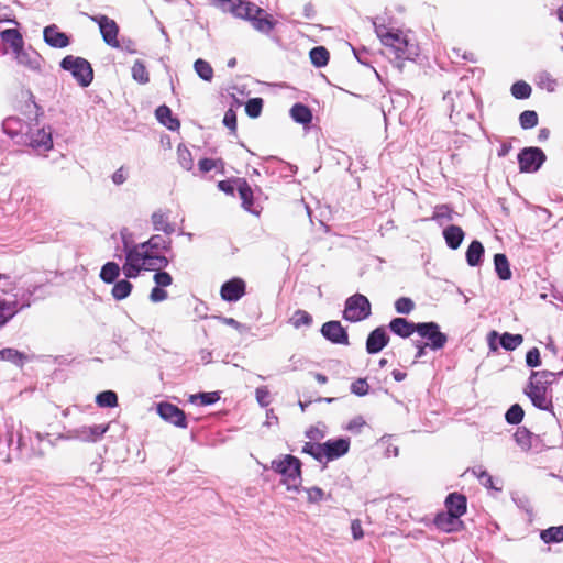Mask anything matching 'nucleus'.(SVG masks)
Instances as JSON below:
<instances>
[{"label":"nucleus","instance_id":"0eeeda50","mask_svg":"<svg viewBox=\"0 0 563 563\" xmlns=\"http://www.w3.org/2000/svg\"><path fill=\"white\" fill-rule=\"evenodd\" d=\"M372 313L371 302L366 296L355 294L345 300L343 319L350 322H360L367 319Z\"/></svg>","mask_w":563,"mask_h":563},{"label":"nucleus","instance_id":"6e6d98bb","mask_svg":"<svg viewBox=\"0 0 563 563\" xmlns=\"http://www.w3.org/2000/svg\"><path fill=\"white\" fill-rule=\"evenodd\" d=\"M153 279H154L156 286L162 287V288L167 287V286L172 285V283H173L172 275L162 269H156V273L154 274Z\"/></svg>","mask_w":563,"mask_h":563},{"label":"nucleus","instance_id":"69168bd1","mask_svg":"<svg viewBox=\"0 0 563 563\" xmlns=\"http://www.w3.org/2000/svg\"><path fill=\"white\" fill-rule=\"evenodd\" d=\"M364 424V419L362 417H356L349 422L346 429L353 433H360Z\"/></svg>","mask_w":563,"mask_h":563},{"label":"nucleus","instance_id":"ddd939ff","mask_svg":"<svg viewBox=\"0 0 563 563\" xmlns=\"http://www.w3.org/2000/svg\"><path fill=\"white\" fill-rule=\"evenodd\" d=\"M109 430V424L81 426L69 431V439L84 442H97Z\"/></svg>","mask_w":563,"mask_h":563},{"label":"nucleus","instance_id":"0e129e2a","mask_svg":"<svg viewBox=\"0 0 563 563\" xmlns=\"http://www.w3.org/2000/svg\"><path fill=\"white\" fill-rule=\"evenodd\" d=\"M167 298V291L162 287L155 286L150 294V300L152 302H161Z\"/></svg>","mask_w":563,"mask_h":563},{"label":"nucleus","instance_id":"5fc2aeb1","mask_svg":"<svg viewBox=\"0 0 563 563\" xmlns=\"http://www.w3.org/2000/svg\"><path fill=\"white\" fill-rule=\"evenodd\" d=\"M395 309L400 314H409L415 309V302L408 297H400L395 301Z\"/></svg>","mask_w":563,"mask_h":563},{"label":"nucleus","instance_id":"a18cd8bd","mask_svg":"<svg viewBox=\"0 0 563 563\" xmlns=\"http://www.w3.org/2000/svg\"><path fill=\"white\" fill-rule=\"evenodd\" d=\"M132 77L135 81L142 85L150 81L148 71L142 60H135L134 65L132 66Z\"/></svg>","mask_w":563,"mask_h":563},{"label":"nucleus","instance_id":"13d9d810","mask_svg":"<svg viewBox=\"0 0 563 563\" xmlns=\"http://www.w3.org/2000/svg\"><path fill=\"white\" fill-rule=\"evenodd\" d=\"M526 364L529 367H538L541 365L540 351L537 347H532L527 352Z\"/></svg>","mask_w":563,"mask_h":563},{"label":"nucleus","instance_id":"412c9836","mask_svg":"<svg viewBox=\"0 0 563 563\" xmlns=\"http://www.w3.org/2000/svg\"><path fill=\"white\" fill-rule=\"evenodd\" d=\"M15 54L16 62L33 71H40L43 63L42 56L34 49L23 47Z\"/></svg>","mask_w":563,"mask_h":563},{"label":"nucleus","instance_id":"338daca9","mask_svg":"<svg viewBox=\"0 0 563 563\" xmlns=\"http://www.w3.org/2000/svg\"><path fill=\"white\" fill-rule=\"evenodd\" d=\"M8 431H7V443L8 446L11 449L15 444L16 440V427L13 421H11V424H7Z\"/></svg>","mask_w":563,"mask_h":563},{"label":"nucleus","instance_id":"4468645a","mask_svg":"<svg viewBox=\"0 0 563 563\" xmlns=\"http://www.w3.org/2000/svg\"><path fill=\"white\" fill-rule=\"evenodd\" d=\"M321 334L333 344L349 345V334L340 321H328L321 327Z\"/></svg>","mask_w":563,"mask_h":563},{"label":"nucleus","instance_id":"bf43d9fd","mask_svg":"<svg viewBox=\"0 0 563 563\" xmlns=\"http://www.w3.org/2000/svg\"><path fill=\"white\" fill-rule=\"evenodd\" d=\"M368 384L365 379L358 378L351 384V393L356 396H365L368 393Z\"/></svg>","mask_w":563,"mask_h":563},{"label":"nucleus","instance_id":"a19ab883","mask_svg":"<svg viewBox=\"0 0 563 563\" xmlns=\"http://www.w3.org/2000/svg\"><path fill=\"white\" fill-rule=\"evenodd\" d=\"M133 285L128 279L117 282L112 288V296L115 300H123L131 294Z\"/></svg>","mask_w":563,"mask_h":563},{"label":"nucleus","instance_id":"6e6552de","mask_svg":"<svg viewBox=\"0 0 563 563\" xmlns=\"http://www.w3.org/2000/svg\"><path fill=\"white\" fill-rule=\"evenodd\" d=\"M416 333L426 340V345L432 351L443 349L448 342V335L441 332L440 325L433 321L419 322Z\"/></svg>","mask_w":563,"mask_h":563},{"label":"nucleus","instance_id":"e433bc0d","mask_svg":"<svg viewBox=\"0 0 563 563\" xmlns=\"http://www.w3.org/2000/svg\"><path fill=\"white\" fill-rule=\"evenodd\" d=\"M120 275V267L115 262H107L100 271V278L106 284H112Z\"/></svg>","mask_w":563,"mask_h":563},{"label":"nucleus","instance_id":"9b49d317","mask_svg":"<svg viewBox=\"0 0 563 563\" xmlns=\"http://www.w3.org/2000/svg\"><path fill=\"white\" fill-rule=\"evenodd\" d=\"M323 464L345 455L350 450L349 438L330 439L322 443Z\"/></svg>","mask_w":563,"mask_h":563},{"label":"nucleus","instance_id":"49530a36","mask_svg":"<svg viewBox=\"0 0 563 563\" xmlns=\"http://www.w3.org/2000/svg\"><path fill=\"white\" fill-rule=\"evenodd\" d=\"M290 323L296 329H299L302 325L310 327L312 324V317L307 311L298 309L294 312L292 317L290 318Z\"/></svg>","mask_w":563,"mask_h":563},{"label":"nucleus","instance_id":"3c124183","mask_svg":"<svg viewBox=\"0 0 563 563\" xmlns=\"http://www.w3.org/2000/svg\"><path fill=\"white\" fill-rule=\"evenodd\" d=\"M519 123L523 130H529L538 124V114L533 110H526L519 115Z\"/></svg>","mask_w":563,"mask_h":563},{"label":"nucleus","instance_id":"6ab92c4d","mask_svg":"<svg viewBox=\"0 0 563 563\" xmlns=\"http://www.w3.org/2000/svg\"><path fill=\"white\" fill-rule=\"evenodd\" d=\"M43 38L47 45L54 48H64L70 43L68 35L60 32L55 24H51L44 29Z\"/></svg>","mask_w":563,"mask_h":563},{"label":"nucleus","instance_id":"423d86ee","mask_svg":"<svg viewBox=\"0 0 563 563\" xmlns=\"http://www.w3.org/2000/svg\"><path fill=\"white\" fill-rule=\"evenodd\" d=\"M60 67L70 71L81 87H88L93 80L91 64L82 57L67 55L62 59Z\"/></svg>","mask_w":563,"mask_h":563},{"label":"nucleus","instance_id":"2eb2a0df","mask_svg":"<svg viewBox=\"0 0 563 563\" xmlns=\"http://www.w3.org/2000/svg\"><path fill=\"white\" fill-rule=\"evenodd\" d=\"M93 20L99 25L103 41L114 48L121 47L120 42L118 41L119 27L115 21L109 19L106 15H100Z\"/></svg>","mask_w":563,"mask_h":563},{"label":"nucleus","instance_id":"c03bdc74","mask_svg":"<svg viewBox=\"0 0 563 563\" xmlns=\"http://www.w3.org/2000/svg\"><path fill=\"white\" fill-rule=\"evenodd\" d=\"M219 399H220V396L216 391H212V393H198V394L191 395L189 397V401L191 404L199 402V405H201V406L213 405Z\"/></svg>","mask_w":563,"mask_h":563},{"label":"nucleus","instance_id":"c756f323","mask_svg":"<svg viewBox=\"0 0 563 563\" xmlns=\"http://www.w3.org/2000/svg\"><path fill=\"white\" fill-rule=\"evenodd\" d=\"M514 439L522 451H529L533 445V441H536L538 437L530 432L527 428L519 427L514 434Z\"/></svg>","mask_w":563,"mask_h":563},{"label":"nucleus","instance_id":"ea45409f","mask_svg":"<svg viewBox=\"0 0 563 563\" xmlns=\"http://www.w3.org/2000/svg\"><path fill=\"white\" fill-rule=\"evenodd\" d=\"M453 219V210L448 205H440L434 208L431 220L439 225H444Z\"/></svg>","mask_w":563,"mask_h":563},{"label":"nucleus","instance_id":"1a4fd4ad","mask_svg":"<svg viewBox=\"0 0 563 563\" xmlns=\"http://www.w3.org/2000/svg\"><path fill=\"white\" fill-rule=\"evenodd\" d=\"M545 154L539 147H525L518 154V163L520 172L534 173L539 170L545 162Z\"/></svg>","mask_w":563,"mask_h":563},{"label":"nucleus","instance_id":"de8ad7c7","mask_svg":"<svg viewBox=\"0 0 563 563\" xmlns=\"http://www.w3.org/2000/svg\"><path fill=\"white\" fill-rule=\"evenodd\" d=\"M511 95L516 98V99H519V100H522V99H527L530 97L531 95V87L529 84H527L526 81L523 80H519V81H516L512 86H511Z\"/></svg>","mask_w":563,"mask_h":563},{"label":"nucleus","instance_id":"37998d69","mask_svg":"<svg viewBox=\"0 0 563 563\" xmlns=\"http://www.w3.org/2000/svg\"><path fill=\"white\" fill-rule=\"evenodd\" d=\"M195 71L205 81H211L213 78V69L211 65L201 58H198L194 64Z\"/></svg>","mask_w":563,"mask_h":563},{"label":"nucleus","instance_id":"aec40b11","mask_svg":"<svg viewBox=\"0 0 563 563\" xmlns=\"http://www.w3.org/2000/svg\"><path fill=\"white\" fill-rule=\"evenodd\" d=\"M434 526L443 531V532H455L461 530L463 522L462 520L453 514H450L448 511H441L439 512L434 520Z\"/></svg>","mask_w":563,"mask_h":563},{"label":"nucleus","instance_id":"393cba45","mask_svg":"<svg viewBox=\"0 0 563 563\" xmlns=\"http://www.w3.org/2000/svg\"><path fill=\"white\" fill-rule=\"evenodd\" d=\"M446 511L461 518L466 512V497L459 493H451L445 498Z\"/></svg>","mask_w":563,"mask_h":563},{"label":"nucleus","instance_id":"9d476101","mask_svg":"<svg viewBox=\"0 0 563 563\" xmlns=\"http://www.w3.org/2000/svg\"><path fill=\"white\" fill-rule=\"evenodd\" d=\"M156 411L166 422L178 428H187V418L184 410L167 401L157 404Z\"/></svg>","mask_w":563,"mask_h":563},{"label":"nucleus","instance_id":"864d4df0","mask_svg":"<svg viewBox=\"0 0 563 563\" xmlns=\"http://www.w3.org/2000/svg\"><path fill=\"white\" fill-rule=\"evenodd\" d=\"M263 109V99L262 98H251L245 103V112L250 118L260 117Z\"/></svg>","mask_w":563,"mask_h":563},{"label":"nucleus","instance_id":"09e8293b","mask_svg":"<svg viewBox=\"0 0 563 563\" xmlns=\"http://www.w3.org/2000/svg\"><path fill=\"white\" fill-rule=\"evenodd\" d=\"M525 411L519 404H514L505 413V419L509 424H518L522 421Z\"/></svg>","mask_w":563,"mask_h":563},{"label":"nucleus","instance_id":"bb28decb","mask_svg":"<svg viewBox=\"0 0 563 563\" xmlns=\"http://www.w3.org/2000/svg\"><path fill=\"white\" fill-rule=\"evenodd\" d=\"M464 235L465 234L462 228L455 224L448 225L443 230V238L445 240V243L452 250H456L460 247V245L463 242Z\"/></svg>","mask_w":563,"mask_h":563},{"label":"nucleus","instance_id":"79ce46f5","mask_svg":"<svg viewBox=\"0 0 563 563\" xmlns=\"http://www.w3.org/2000/svg\"><path fill=\"white\" fill-rule=\"evenodd\" d=\"M96 402L101 408H113L118 405V396L113 390H104L96 396Z\"/></svg>","mask_w":563,"mask_h":563},{"label":"nucleus","instance_id":"f257e3e1","mask_svg":"<svg viewBox=\"0 0 563 563\" xmlns=\"http://www.w3.org/2000/svg\"><path fill=\"white\" fill-rule=\"evenodd\" d=\"M120 235L125 254L122 271L126 278H136L142 271H156L169 265V258L163 251L150 247L141 249L140 243L133 244L130 241L131 234L128 229L121 230Z\"/></svg>","mask_w":563,"mask_h":563},{"label":"nucleus","instance_id":"7c9ffc66","mask_svg":"<svg viewBox=\"0 0 563 563\" xmlns=\"http://www.w3.org/2000/svg\"><path fill=\"white\" fill-rule=\"evenodd\" d=\"M140 247H150L152 250H161L164 253H168L172 250V240L164 238L163 235L155 234L152 235L147 241L140 243Z\"/></svg>","mask_w":563,"mask_h":563},{"label":"nucleus","instance_id":"4d7b16f0","mask_svg":"<svg viewBox=\"0 0 563 563\" xmlns=\"http://www.w3.org/2000/svg\"><path fill=\"white\" fill-rule=\"evenodd\" d=\"M256 400L261 407H267L271 402V394L266 386H260L255 390Z\"/></svg>","mask_w":563,"mask_h":563},{"label":"nucleus","instance_id":"c85d7f7f","mask_svg":"<svg viewBox=\"0 0 563 563\" xmlns=\"http://www.w3.org/2000/svg\"><path fill=\"white\" fill-rule=\"evenodd\" d=\"M484 252V246L479 241H472L465 254L467 264L473 267L478 266L483 261Z\"/></svg>","mask_w":563,"mask_h":563},{"label":"nucleus","instance_id":"a211bd4d","mask_svg":"<svg viewBox=\"0 0 563 563\" xmlns=\"http://www.w3.org/2000/svg\"><path fill=\"white\" fill-rule=\"evenodd\" d=\"M389 342V336L384 327L374 329L367 336L366 351L369 354L380 352Z\"/></svg>","mask_w":563,"mask_h":563},{"label":"nucleus","instance_id":"774afa93","mask_svg":"<svg viewBox=\"0 0 563 563\" xmlns=\"http://www.w3.org/2000/svg\"><path fill=\"white\" fill-rule=\"evenodd\" d=\"M126 179H128V173L124 169V167H120L112 175V181L118 186L124 184L126 181Z\"/></svg>","mask_w":563,"mask_h":563},{"label":"nucleus","instance_id":"e2e57ef3","mask_svg":"<svg viewBox=\"0 0 563 563\" xmlns=\"http://www.w3.org/2000/svg\"><path fill=\"white\" fill-rule=\"evenodd\" d=\"M223 124L235 133L236 131V113L233 109L227 110L223 117Z\"/></svg>","mask_w":563,"mask_h":563},{"label":"nucleus","instance_id":"f704fd0d","mask_svg":"<svg viewBox=\"0 0 563 563\" xmlns=\"http://www.w3.org/2000/svg\"><path fill=\"white\" fill-rule=\"evenodd\" d=\"M0 360L10 362L15 366L22 367L25 361L27 360V356L15 349L5 347L0 350Z\"/></svg>","mask_w":563,"mask_h":563},{"label":"nucleus","instance_id":"20e7f679","mask_svg":"<svg viewBox=\"0 0 563 563\" xmlns=\"http://www.w3.org/2000/svg\"><path fill=\"white\" fill-rule=\"evenodd\" d=\"M376 35L382 43L389 48L390 54L399 60H413L418 56V47L410 43L399 32L388 31L384 24L378 23V18L373 20Z\"/></svg>","mask_w":563,"mask_h":563},{"label":"nucleus","instance_id":"cd10ccee","mask_svg":"<svg viewBox=\"0 0 563 563\" xmlns=\"http://www.w3.org/2000/svg\"><path fill=\"white\" fill-rule=\"evenodd\" d=\"M155 115L157 121L170 131H175L180 126L179 120L173 117L172 110L165 104L156 109Z\"/></svg>","mask_w":563,"mask_h":563},{"label":"nucleus","instance_id":"052dcab7","mask_svg":"<svg viewBox=\"0 0 563 563\" xmlns=\"http://www.w3.org/2000/svg\"><path fill=\"white\" fill-rule=\"evenodd\" d=\"M307 498L309 503H318L322 500L325 496V493L320 487L313 486L310 488H306Z\"/></svg>","mask_w":563,"mask_h":563},{"label":"nucleus","instance_id":"8fccbe9b","mask_svg":"<svg viewBox=\"0 0 563 563\" xmlns=\"http://www.w3.org/2000/svg\"><path fill=\"white\" fill-rule=\"evenodd\" d=\"M177 157H178V163L185 170L192 169V167H194L192 155L186 146H184V145L178 146Z\"/></svg>","mask_w":563,"mask_h":563},{"label":"nucleus","instance_id":"a878e982","mask_svg":"<svg viewBox=\"0 0 563 563\" xmlns=\"http://www.w3.org/2000/svg\"><path fill=\"white\" fill-rule=\"evenodd\" d=\"M235 184L239 196L242 200V207L252 213H258L253 209V190L247 181L245 179L238 178Z\"/></svg>","mask_w":563,"mask_h":563},{"label":"nucleus","instance_id":"72a5a7b5","mask_svg":"<svg viewBox=\"0 0 563 563\" xmlns=\"http://www.w3.org/2000/svg\"><path fill=\"white\" fill-rule=\"evenodd\" d=\"M290 117L300 124H309L312 120L311 110L302 103H296L291 107Z\"/></svg>","mask_w":563,"mask_h":563},{"label":"nucleus","instance_id":"603ef678","mask_svg":"<svg viewBox=\"0 0 563 563\" xmlns=\"http://www.w3.org/2000/svg\"><path fill=\"white\" fill-rule=\"evenodd\" d=\"M322 443L306 442L301 452L311 455L316 461L323 464Z\"/></svg>","mask_w":563,"mask_h":563},{"label":"nucleus","instance_id":"b1692460","mask_svg":"<svg viewBox=\"0 0 563 563\" xmlns=\"http://www.w3.org/2000/svg\"><path fill=\"white\" fill-rule=\"evenodd\" d=\"M151 221L155 231H162L166 235L175 232V224L169 221V214L166 211H154L151 216Z\"/></svg>","mask_w":563,"mask_h":563},{"label":"nucleus","instance_id":"f8f14e48","mask_svg":"<svg viewBox=\"0 0 563 563\" xmlns=\"http://www.w3.org/2000/svg\"><path fill=\"white\" fill-rule=\"evenodd\" d=\"M27 144L38 154H44L53 148L52 128H41L31 131Z\"/></svg>","mask_w":563,"mask_h":563},{"label":"nucleus","instance_id":"dca6fc26","mask_svg":"<svg viewBox=\"0 0 563 563\" xmlns=\"http://www.w3.org/2000/svg\"><path fill=\"white\" fill-rule=\"evenodd\" d=\"M496 338H499V344L506 351H514L523 342V336L521 334L505 332L499 335L496 331H492L488 334V344L493 351L497 350L495 343Z\"/></svg>","mask_w":563,"mask_h":563},{"label":"nucleus","instance_id":"c9c22d12","mask_svg":"<svg viewBox=\"0 0 563 563\" xmlns=\"http://www.w3.org/2000/svg\"><path fill=\"white\" fill-rule=\"evenodd\" d=\"M24 122L18 117H8L2 122V130L10 137L19 135L23 130Z\"/></svg>","mask_w":563,"mask_h":563},{"label":"nucleus","instance_id":"7ed1b4c3","mask_svg":"<svg viewBox=\"0 0 563 563\" xmlns=\"http://www.w3.org/2000/svg\"><path fill=\"white\" fill-rule=\"evenodd\" d=\"M222 9L230 11L236 18L249 20L252 26L263 34H268L276 25V21L262 8L246 0H238L236 2L231 0Z\"/></svg>","mask_w":563,"mask_h":563},{"label":"nucleus","instance_id":"473e14b6","mask_svg":"<svg viewBox=\"0 0 563 563\" xmlns=\"http://www.w3.org/2000/svg\"><path fill=\"white\" fill-rule=\"evenodd\" d=\"M1 40L9 44L14 53L23 47V37L16 29H7L0 33Z\"/></svg>","mask_w":563,"mask_h":563},{"label":"nucleus","instance_id":"4c0bfd02","mask_svg":"<svg viewBox=\"0 0 563 563\" xmlns=\"http://www.w3.org/2000/svg\"><path fill=\"white\" fill-rule=\"evenodd\" d=\"M310 60L318 68L324 67L329 63V51L323 46H316L310 51Z\"/></svg>","mask_w":563,"mask_h":563},{"label":"nucleus","instance_id":"58836bf2","mask_svg":"<svg viewBox=\"0 0 563 563\" xmlns=\"http://www.w3.org/2000/svg\"><path fill=\"white\" fill-rule=\"evenodd\" d=\"M541 540L549 543H559L563 541V526L550 527L540 532Z\"/></svg>","mask_w":563,"mask_h":563},{"label":"nucleus","instance_id":"680f3d73","mask_svg":"<svg viewBox=\"0 0 563 563\" xmlns=\"http://www.w3.org/2000/svg\"><path fill=\"white\" fill-rule=\"evenodd\" d=\"M539 85L548 91H554L558 86L556 80L552 79L548 73L540 74Z\"/></svg>","mask_w":563,"mask_h":563},{"label":"nucleus","instance_id":"f03ea898","mask_svg":"<svg viewBox=\"0 0 563 563\" xmlns=\"http://www.w3.org/2000/svg\"><path fill=\"white\" fill-rule=\"evenodd\" d=\"M563 372L532 371L525 394L532 405L541 410L552 409V384L556 382Z\"/></svg>","mask_w":563,"mask_h":563},{"label":"nucleus","instance_id":"5701e85b","mask_svg":"<svg viewBox=\"0 0 563 563\" xmlns=\"http://www.w3.org/2000/svg\"><path fill=\"white\" fill-rule=\"evenodd\" d=\"M18 301L12 296H0V329L19 311Z\"/></svg>","mask_w":563,"mask_h":563},{"label":"nucleus","instance_id":"39448f33","mask_svg":"<svg viewBox=\"0 0 563 563\" xmlns=\"http://www.w3.org/2000/svg\"><path fill=\"white\" fill-rule=\"evenodd\" d=\"M271 468L284 477L288 490H298L301 483V462L298 457L287 454L275 459L271 463Z\"/></svg>","mask_w":563,"mask_h":563},{"label":"nucleus","instance_id":"4be33fe9","mask_svg":"<svg viewBox=\"0 0 563 563\" xmlns=\"http://www.w3.org/2000/svg\"><path fill=\"white\" fill-rule=\"evenodd\" d=\"M389 329L390 331L400 336V338H409L411 334L416 333L417 332V329L419 327V322L418 323H415V322H411V321H408L407 319L405 318H394L390 322H389Z\"/></svg>","mask_w":563,"mask_h":563},{"label":"nucleus","instance_id":"f3484780","mask_svg":"<svg viewBox=\"0 0 563 563\" xmlns=\"http://www.w3.org/2000/svg\"><path fill=\"white\" fill-rule=\"evenodd\" d=\"M220 294L225 301H238L245 294V283L241 278H232L221 286Z\"/></svg>","mask_w":563,"mask_h":563},{"label":"nucleus","instance_id":"2f4dec72","mask_svg":"<svg viewBox=\"0 0 563 563\" xmlns=\"http://www.w3.org/2000/svg\"><path fill=\"white\" fill-rule=\"evenodd\" d=\"M494 266L497 276L501 280H509L512 276V273L510 271L508 258L503 253H497L494 256Z\"/></svg>","mask_w":563,"mask_h":563}]
</instances>
